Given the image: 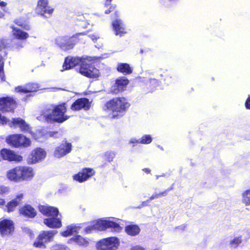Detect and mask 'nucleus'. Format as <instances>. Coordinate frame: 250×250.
Masks as SVG:
<instances>
[{
  "mask_svg": "<svg viewBox=\"0 0 250 250\" xmlns=\"http://www.w3.org/2000/svg\"><path fill=\"white\" fill-rule=\"evenodd\" d=\"M19 146H28L30 145V140L26 137L25 136L19 134Z\"/></svg>",
  "mask_w": 250,
  "mask_h": 250,
  "instance_id": "35",
  "label": "nucleus"
},
{
  "mask_svg": "<svg viewBox=\"0 0 250 250\" xmlns=\"http://www.w3.org/2000/svg\"><path fill=\"white\" fill-rule=\"evenodd\" d=\"M3 66L4 62H0V77L1 78V79H3L2 76L3 75Z\"/></svg>",
  "mask_w": 250,
  "mask_h": 250,
  "instance_id": "46",
  "label": "nucleus"
},
{
  "mask_svg": "<svg viewBox=\"0 0 250 250\" xmlns=\"http://www.w3.org/2000/svg\"><path fill=\"white\" fill-rule=\"evenodd\" d=\"M242 242V237L241 236H238L230 240L229 245L230 248L232 249H236Z\"/></svg>",
  "mask_w": 250,
  "mask_h": 250,
  "instance_id": "33",
  "label": "nucleus"
},
{
  "mask_svg": "<svg viewBox=\"0 0 250 250\" xmlns=\"http://www.w3.org/2000/svg\"><path fill=\"white\" fill-rule=\"evenodd\" d=\"M72 146L69 143L65 141L60 146L57 147L54 151V155L56 158H60L70 153Z\"/></svg>",
  "mask_w": 250,
  "mask_h": 250,
  "instance_id": "15",
  "label": "nucleus"
},
{
  "mask_svg": "<svg viewBox=\"0 0 250 250\" xmlns=\"http://www.w3.org/2000/svg\"><path fill=\"white\" fill-rule=\"evenodd\" d=\"M70 240L73 241L80 246L86 247L89 244V241L87 239L83 238L79 235L72 237Z\"/></svg>",
  "mask_w": 250,
  "mask_h": 250,
  "instance_id": "31",
  "label": "nucleus"
},
{
  "mask_svg": "<svg viewBox=\"0 0 250 250\" xmlns=\"http://www.w3.org/2000/svg\"><path fill=\"white\" fill-rule=\"evenodd\" d=\"M0 49H2L4 48L6 46V44H5V42L3 40L0 39Z\"/></svg>",
  "mask_w": 250,
  "mask_h": 250,
  "instance_id": "51",
  "label": "nucleus"
},
{
  "mask_svg": "<svg viewBox=\"0 0 250 250\" xmlns=\"http://www.w3.org/2000/svg\"><path fill=\"white\" fill-rule=\"evenodd\" d=\"M132 250H145V249L140 246H136L132 248Z\"/></svg>",
  "mask_w": 250,
  "mask_h": 250,
  "instance_id": "53",
  "label": "nucleus"
},
{
  "mask_svg": "<svg viewBox=\"0 0 250 250\" xmlns=\"http://www.w3.org/2000/svg\"><path fill=\"white\" fill-rule=\"evenodd\" d=\"M14 229V224L12 221L4 219L0 222V232L1 235H8L13 231Z\"/></svg>",
  "mask_w": 250,
  "mask_h": 250,
  "instance_id": "17",
  "label": "nucleus"
},
{
  "mask_svg": "<svg viewBox=\"0 0 250 250\" xmlns=\"http://www.w3.org/2000/svg\"><path fill=\"white\" fill-rule=\"evenodd\" d=\"M168 192V191L167 190V189L164 190L163 192H160L161 197V196H165L167 195Z\"/></svg>",
  "mask_w": 250,
  "mask_h": 250,
  "instance_id": "55",
  "label": "nucleus"
},
{
  "mask_svg": "<svg viewBox=\"0 0 250 250\" xmlns=\"http://www.w3.org/2000/svg\"><path fill=\"white\" fill-rule=\"evenodd\" d=\"M0 154L3 159L9 161H21L22 157L17 155L13 151L6 148L3 149L0 151Z\"/></svg>",
  "mask_w": 250,
  "mask_h": 250,
  "instance_id": "19",
  "label": "nucleus"
},
{
  "mask_svg": "<svg viewBox=\"0 0 250 250\" xmlns=\"http://www.w3.org/2000/svg\"><path fill=\"white\" fill-rule=\"evenodd\" d=\"M242 203L246 206L250 205V189L243 191L242 193Z\"/></svg>",
  "mask_w": 250,
  "mask_h": 250,
  "instance_id": "32",
  "label": "nucleus"
},
{
  "mask_svg": "<svg viewBox=\"0 0 250 250\" xmlns=\"http://www.w3.org/2000/svg\"><path fill=\"white\" fill-rule=\"evenodd\" d=\"M21 181L31 179L34 175L33 169L28 167H20Z\"/></svg>",
  "mask_w": 250,
  "mask_h": 250,
  "instance_id": "26",
  "label": "nucleus"
},
{
  "mask_svg": "<svg viewBox=\"0 0 250 250\" xmlns=\"http://www.w3.org/2000/svg\"><path fill=\"white\" fill-rule=\"evenodd\" d=\"M79 229L80 227L76 225H71L68 226L67 227L66 230L62 232L61 234L64 237H67L73 234L74 233H78Z\"/></svg>",
  "mask_w": 250,
  "mask_h": 250,
  "instance_id": "30",
  "label": "nucleus"
},
{
  "mask_svg": "<svg viewBox=\"0 0 250 250\" xmlns=\"http://www.w3.org/2000/svg\"><path fill=\"white\" fill-rule=\"evenodd\" d=\"M6 142L15 147H19V134H14L6 138Z\"/></svg>",
  "mask_w": 250,
  "mask_h": 250,
  "instance_id": "29",
  "label": "nucleus"
},
{
  "mask_svg": "<svg viewBox=\"0 0 250 250\" xmlns=\"http://www.w3.org/2000/svg\"><path fill=\"white\" fill-rule=\"evenodd\" d=\"M119 245V239L111 237L100 240L97 244L98 250H116Z\"/></svg>",
  "mask_w": 250,
  "mask_h": 250,
  "instance_id": "7",
  "label": "nucleus"
},
{
  "mask_svg": "<svg viewBox=\"0 0 250 250\" xmlns=\"http://www.w3.org/2000/svg\"><path fill=\"white\" fill-rule=\"evenodd\" d=\"M140 139L139 142L143 144H149L152 142V138L150 135H144Z\"/></svg>",
  "mask_w": 250,
  "mask_h": 250,
  "instance_id": "38",
  "label": "nucleus"
},
{
  "mask_svg": "<svg viewBox=\"0 0 250 250\" xmlns=\"http://www.w3.org/2000/svg\"><path fill=\"white\" fill-rule=\"evenodd\" d=\"M45 151L41 148H37L34 150L30 155L28 157V163L35 164L43 160L46 157Z\"/></svg>",
  "mask_w": 250,
  "mask_h": 250,
  "instance_id": "12",
  "label": "nucleus"
},
{
  "mask_svg": "<svg viewBox=\"0 0 250 250\" xmlns=\"http://www.w3.org/2000/svg\"><path fill=\"white\" fill-rule=\"evenodd\" d=\"M82 59L78 57L73 58L71 57H68L65 58L63 64V69L64 70L69 69L77 65H80L82 62Z\"/></svg>",
  "mask_w": 250,
  "mask_h": 250,
  "instance_id": "21",
  "label": "nucleus"
},
{
  "mask_svg": "<svg viewBox=\"0 0 250 250\" xmlns=\"http://www.w3.org/2000/svg\"><path fill=\"white\" fill-rule=\"evenodd\" d=\"M114 9V7L112 6H110L108 10H106L104 11L105 14H109L112 11H113Z\"/></svg>",
  "mask_w": 250,
  "mask_h": 250,
  "instance_id": "52",
  "label": "nucleus"
},
{
  "mask_svg": "<svg viewBox=\"0 0 250 250\" xmlns=\"http://www.w3.org/2000/svg\"><path fill=\"white\" fill-rule=\"evenodd\" d=\"M150 200H149V198L147 199V200L144 201L142 203L141 205L138 208H141L147 206L149 205V203H150Z\"/></svg>",
  "mask_w": 250,
  "mask_h": 250,
  "instance_id": "48",
  "label": "nucleus"
},
{
  "mask_svg": "<svg viewBox=\"0 0 250 250\" xmlns=\"http://www.w3.org/2000/svg\"><path fill=\"white\" fill-rule=\"evenodd\" d=\"M20 167H17L12 168L7 172V177L8 179L12 181L19 182L21 181V172Z\"/></svg>",
  "mask_w": 250,
  "mask_h": 250,
  "instance_id": "22",
  "label": "nucleus"
},
{
  "mask_svg": "<svg viewBox=\"0 0 250 250\" xmlns=\"http://www.w3.org/2000/svg\"><path fill=\"white\" fill-rule=\"evenodd\" d=\"M20 212L24 217L30 218H33L37 215L36 210L29 205H26L22 207L20 209Z\"/></svg>",
  "mask_w": 250,
  "mask_h": 250,
  "instance_id": "23",
  "label": "nucleus"
},
{
  "mask_svg": "<svg viewBox=\"0 0 250 250\" xmlns=\"http://www.w3.org/2000/svg\"><path fill=\"white\" fill-rule=\"evenodd\" d=\"M23 196V194L20 193L17 195L15 198L9 202L6 206L7 211L10 212L14 211L15 208L20 204Z\"/></svg>",
  "mask_w": 250,
  "mask_h": 250,
  "instance_id": "24",
  "label": "nucleus"
},
{
  "mask_svg": "<svg viewBox=\"0 0 250 250\" xmlns=\"http://www.w3.org/2000/svg\"><path fill=\"white\" fill-rule=\"evenodd\" d=\"M129 83L125 77H120L115 81L114 84L111 87V91L114 94L124 91Z\"/></svg>",
  "mask_w": 250,
  "mask_h": 250,
  "instance_id": "14",
  "label": "nucleus"
},
{
  "mask_svg": "<svg viewBox=\"0 0 250 250\" xmlns=\"http://www.w3.org/2000/svg\"><path fill=\"white\" fill-rule=\"evenodd\" d=\"M143 170L147 173H149L150 172V170L148 168H144Z\"/></svg>",
  "mask_w": 250,
  "mask_h": 250,
  "instance_id": "57",
  "label": "nucleus"
},
{
  "mask_svg": "<svg viewBox=\"0 0 250 250\" xmlns=\"http://www.w3.org/2000/svg\"><path fill=\"white\" fill-rule=\"evenodd\" d=\"M86 33H77L71 37L67 36H59L55 39V43L62 50L67 51L72 49L78 42V37Z\"/></svg>",
  "mask_w": 250,
  "mask_h": 250,
  "instance_id": "5",
  "label": "nucleus"
},
{
  "mask_svg": "<svg viewBox=\"0 0 250 250\" xmlns=\"http://www.w3.org/2000/svg\"><path fill=\"white\" fill-rule=\"evenodd\" d=\"M125 232L129 235L135 236L140 231V229L136 225H130L125 227Z\"/></svg>",
  "mask_w": 250,
  "mask_h": 250,
  "instance_id": "27",
  "label": "nucleus"
},
{
  "mask_svg": "<svg viewBox=\"0 0 250 250\" xmlns=\"http://www.w3.org/2000/svg\"><path fill=\"white\" fill-rule=\"evenodd\" d=\"M160 82L156 79H150L146 82V85L150 91H152L154 89L159 86Z\"/></svg>",
  "mask_w": 250,
  "mask_h": 250,
  "instance_id": "34",
  "label": "nucleus"
},
{
  "mask_svg": "<svg viewBox=\"0 0 250 250\" xmlns=\"http://www.w3.org/2000/svg\"><path fill=\"white\" fill-rule=\"evenodd\" d=\"M179 0H160V3L165 7H169Z\"/></svg>",
  "mask_w": 250,
  "mask_h": 250,
  "instance_id": "40",
  "label": "nucleus"
},
{
  "mask_svg": "<svg viewBox=\"0 0 250 250\" xmlns=\"http://www.w3.org/2000/svg\"><path fill=\"white\" fill-rule=\"evenodd\" d=\"M38 84L29 83L25 86H19L15 88V91L19 93H27L37 91L39 89Z\"/></svg>",
  "mask_w": 250,
  "mask_h": 250,
  "instance_id": "20",
  "label": "nucleus"
},
{
  "mask_svg": "<svg viewBox=\"0 0 250 250\" xmlns=\"http://www.w3.org/2000/svg\"><path fill=\"white\" fill-rule=\"evenodd\" d=\"M158 146V147H159L161 150H164V148H163V147L162 146H159V145H158V146Z\"/></svg>",
  "mask_w": 250,
  "mask_h": 250,
  "instance_id": "62",
  "label": "nucleus"
},
{
  "mask_svg": "<svg viewBox=\"0 0 250 250\" xmlns=\"http://www.w3.org/2000/svg\"><path fill=\"white\" fill-rule=\"evenodd\" d=\"M187 227V225L185 224H183L181 226H179L178 227H177L175 228L176 229H180L181 230H184Z\"/></svg>",
  "mask_w": 250,
  "mask_h": 250,
  "instance_id": "49",
  "label": "nucleus"
},
{
  "mask_svg": "<svg viewBox=\"0 0 250 250\" xmlns=\"http://www.w3.org/2000/svg\"><path fill=\"white\" fill-rule=\"evenodd\" d=\"M113 29L115 34L120 37L127 33L125 24L120 19L117 18L112 22Z\"/></svg>",
  "mask_w": 250,
  "mask_h": 250,
  "instance_id": "16",
  "label": "nucleus"
},
{
  "mask_svg": "<svg viewBox=\"0 0 250 250\" xmlns=\"http://www.w3.org/2000/svg\"><path fill=\"white\" fill-rule=\"evenodd\" d=\"M50 250H70V249L64 245L56 244L50 248Z\"/></svg>",
  "mask_w": 250,
  "mask_h": 250,
  "instance_id": "39",
  "label": "nucleus"
},
{
  "mask_svg": "<svg viewBox=\"0 0 250 250\" xmlns=\"http://www.w3.org/2000/svg\"><path fill=\"white\" fill-rule=\"evenodd\" d=\"M11 28L12 29V34L14 38L19 40H24L29 37L27 33L23 31L21 29L11 25Z\"/></svg>",
  "mask_w": 250,
  "mask_h": 250,
  "instance_id": "25",
  "label": "nucleus"
},
{
  "mask_svg": "<svg viewBox=\"0 0 250 250\" xmlns=\"http://www.w3.org/2000/svg\"><path fill=\"white\" fill-rule=\"evenodd\" d=\"M90 107V103L89 100L86 98H80L77 100L71 105V109L72 110H79L84 109L85 110H88Z\"/></svg>",
  "mask_w": 250,
  "mask_h": 250,
  "instance_id": "18",
  "label": "nucleus"
},
{
  "mask_svg": "<svg viewBox=\"0 0 250 250\" xmlns=\"http://www.w3.org/2000/svg\"><path fill=\"white\" fill-rule=\"evenodd\" d=\"M140 139H136V138H131L129 141V144H132L133 146H134L136 144L140 143Z\"/></svg>",
  "mask_w": 250,
  "mask_h": 250,
  "instance_id": "44",
  "label": "nucleus"
},
{
  "mask_svg": "<svg viewBox=\"0 0 250 250\" xmlns=\"http://www.w3.org/2000/svg\"><path fill=\"white\" fill-rule=\"evenodd\" d=\"M130 104L124 98H117L107 102L104 106V109L111 111L112 118H120L125 114Z\"/></svg>",
  "mask_w": 250,
  "mask_h": 250,
  "instance_id": "2",
  "label": "nucleus"
},
{
  "mask_svg": "<svg viewBox=\"0 0 250 250\" xmlns=\"http://www.w3.org/2000/svg\"><path fill=\"white\" fill-rule=\"evenodd\" d=\"M116 153L112 151H108L104 154V158L109 162L113 161L115 157Z\"/></svg>",
  "mask_w": 250,
  "mask_h": 250,
  "instance_id": "36",
  "label": "nucleus"
},
{
  "mask_svg": "<svg viewBox=\"0 0 250 250\" xmlns=\"http://www.w3.org/2000/svg\"><path fill=\"white\" fill-rule=\"evenodd\" d=\"M245 105L247 108L250 109V97H249L246 101Z\"/></svg>",
  "mask_w": 250,
  "mask_h": 250,
  "instance_id": "50",
  "label": "nucleus"
},
{
  "mask_svg": "<svg viewBox=\"0 0 250 250\" xmlns=\"http://www.w3.org/2000/svg\"><path fill=\"white\" fill-rule=\"evenodd\" d=\"M110 229L112 231L119 232L122 230L120 225L110 219H100L86 227L84 229L86 233L89 234L94 230L103 231Z\"/></svg>",
  "mask_w": 250,
  "mask_h": 250,
  "instance_id": "4",
  "label": "nucleus"
},
{
  "mask_svg": "<svg viewBox=\"0 0 250 250\" xmlns=\"http://www.w3.org/2000/svg\"><path fill=\"white\" fill-rule=\"evenodd\" d=\"M94 174V171L92 168H85L82 171L74 175L73 179L79 183H83L93 176Z\"/></svg>",
  "mask_w": 250,
  "mask_h": 250,
  "instance_id": "13",
  "label": "nucleus"
},
{
  "mask_svg": "<svg viewBox=\"0 0 250 250\" xmlns=\"http://www.w3.org/2000/svg\"><path fill=\"white\" fill-rule=\"evenodd\" d=\"M57 232L56 230L42 231L34 242L33 246L36 248H45V243L51 242Z\"/></svg>",
  "mask_w": 250,
  "mask_h": 250,
  "instance_id": "6",
  "label": "nucleus"
},
{
  "mask_svg": "<svg viewBox=\"0 0 250 250\" xmlns=\"http://www.w3.org/2000/svg\"><path fill=\"white\" fill-rule=\"evenodd\" d=\"M40 211L48 217L43 220L44 224L48 227L53 229L62 227V221L58 217L59 210L57 208L49 206H40Z\"/></svg>",
  "mask_w": 250,
  "mask_h": 250,
  "instance_id": "3",
  "label": "nucleus"
},
{
  "mask_svg": "<svg viewBox=\"0 0 250 250\" xmlns=\"http://www.w3.org/2000/svg\"><path fill=\"white\" fill-rule=\"evenodd\" d=\"M111 1H112V0H106L105 5L106 6L109 5L110 4V2Z\"/></svg>",
  "mask_w": 250,
  "mask_h": 250,
  "instance_id": "58",
  "label": "nucleus"
},
{
  "mask_svg": "<svg viewBox=\"0 0 250 250\" xmlns=\"http://www.w3.org/2000/svg\"><path fill=\"white\" fill-rule=\"evenodd\" d=\"M62 133L58 131H49L47 134V136L54 138H59L62 136Z\"/></svg>",
  "mask_w": 250,
  "mask_h": 250,
  "instance_id": "41",
  "label": "nucleus"
},
{
  "mask_svg": "<svg viewBox=\"0 0 250 250\" xmlns=\"http://www.w3.org/2000/svg\"><path fill=\"white\" fill-rule=\"evenodd\" d=\"M6 5H7V3L5 2H4L2 1H0V7L3 10H4V8L5 7Z\"/></svg>",
  "mask_w": 250,
  "mask_h": 250,
  "instance_id": "54",
  "label": "nucleus"
},
{
  "mask_svg": "<svg viewBox=\"0 0 250 250\" xmlns=\"http://www.w3.org/2000/svg\"><path fill=\"white\" fill-rule=\"evenodd\" d=\"M4 16V14L3 12H0V18L3 17Z\"/></svg>",
  "mask_w": 250,
  "mask_h": 250,
  "instance_id": "61",
  "label": "nucleus"
},
{
  "mask_svg": "<svg viewBox=\"0 0 250 250\" xmlns=\"http://www.w3.org/2000/svg\"><path fill=\"white\" fill-rule=\"evenodd\" d=\"M160 177H161L160 175H156V179H158Z\"/></svg>",
  "mask_w": 250,
  "mask_h": 250,
  "instance_id": "63",
  "label": "nucleus"
},
{
  "mask_svg": "<svg viewBox=\"0 0 250 250\" xmlns=\"http://www.w3.org/2000/svg\"><path fill=\"white\" fill-rule=\"evenodd\" d=\"M79 68V72L83 75L90 78H96L99 76V70L94 65L87 63L82 60Z\"/></svg>",
  "mask_w": 250,
  "mask_h": 250,
  "instance_id": "8",
  "label": "nucleus"
},
{
  "mask_svg": "<svg viewBox=\"0 0 250 250\" xmlns=\"http://www.w3.org/2000/svg\"><path fill=\"white\" fill-rule=\"evenodd\" d=\"M7 123H8V125L11 127H20L22 131H26L29 129L28 125L21 118H13L12 121H10L6 117L2 116L0 114V124L3 125Z\"/></svg>",
  "mask_w": 250,
  "mask_h": 250,
  "instance_id": "9",
  "label": "nucleus"
},
{
  "mask_svg": "<svg viewBox=\"0 0 250 250\" xmlns=\"http://www.w3.org/2000/svg\"><path fill=\"white\" fill-rule=\"evenodd\" d=\"M16 107V101L11 97L0 99V110L4 112H13Z\"/></svg>",
  "mask_w": 250,
  "mask_h": 250,
  "instance_id": "11",
  "label": "nucleus"
},
{
  "mask_svg": "<svg viewBox=\"0 0 250 250\" xmlns=\"http://www.w3.org/2000/svg\"><path fill=\"white\" fill-rule=\"evenodd\" d=\"M25 42L22 41L19 42L16 45V48L20 49L24 47Z\"/></svg>",
  "mask_w": 250,
  "mask_h": 250,
  "instance_id": "47",
  "label": "nucleus"
},
{
  "mask_svg": "<svg viewBox=\"0 0 250 250\" xmlns=\"http://www.w3.org/2000/svg\"><path fill=\"white\" fill-rule=\"evenodd\" d=\"M117 70L125 74H129L132 72V68L126 63H119L117 65Z\"/></svg>",
  "mask_w": 250,
  "mask_h": 250,
  "instance_id": "28",
  "label": "nucleus"
},
{
  "mask_svg": "<svg viewBox=\"0 0 250 250\" xmlns=\"http://www.w3.org/2000/svg\"><path fill=\"white\" fill-rule=\"evenodd\" d=\"M167 190L168 192H169V191H170V190H172V189H173V185H172L171 187H170V188H167Z\"/></svg>",
  "mask_w": 250,
  "mask_h": 250,
  "instance_id": "60",
  "label": "nucleus"
},
{
  "mask_svg": "<svg viewBox=\"0 0 250 250\" xmlns=\"http://www.w3.org/2000/svg\"><path fill=\"white\" fill-rule=\"evenodd\" d=\"M4 203V200L2 199H0V205H3Z\"/></svg>",
  "mask_w": 250,
  "mask_h": 250,
  "instance_id": "59",
  "label": "nucleus"
},
{
  "mask_svg": "<svg viewBox=\"0 0 250 250\" xmlns=\"http://www.w3.org/2000/svg\"><path fill=\"white\" fill-rule=\"evenodd\" d=\"M87 37L89 38L94 42L100 38L99 36L96 34L88 35Z\"/></svg>",
  "mask_w": 250,
  "mask_h": 250,
  "instance_id": "43",
  "label": "nucleus"
},
{
  "mask_svg": "<svg viewBox=\"0 0 250 250\" xmlns=\"http://www.w3.org/2000/svg\"><path fill=\"white\" fill-rule=\"evenodd\" d=\"M65 103L46 107L42 111L41 116L37 118L41 120L42 117L48 123L57 122L62 123L69 119V116L65 115L66 112Z\"/></svg>",
  "mask_w": 250,
  "mask_h": 250,
  "instance_id": "1",
  "label": "nucleus"
},
{
  "mask_svg": "<svg viewBox=\"0 0 250 250\" xmlns=\"http://www.w3.org/2000/svg\"><path fill=\"white\" fill-rule=\"evenodd\" d=\"M161 196H160V193H154L150 197H149V200L150 201L151 200H153L154 199H157L159 197H160Z\"/></svg>",
  "mask_w": 250,
  "mask_h": 250,
  "instance_id": "45",
  "label": "nucleus"
},
{
  "mask_svg": "<svg viewBox=\"0 0 250 250\" xmlns=\"http://www.w3.org/2000/svg\"><path fill=\"white\" fill-rule=\"evenodd\" d=\"M10 192L9 188L4 186H0V194H7Z\"/></svg>",
  "mask_w": 250,
  "mask_h": 250,
  "instance_id": "42",
  "label": "nucleus"
},
{
  "mask_svg": "<svg viewBox=\"0 0 250 250\" xmlns=\"http://www.w3.org/2000/svg\"><path fill=\"white\" fill-rule=\"evenodd\" d=\"M24 230L25 232H28V233H29L30 234L31 233V230L29 228H28L25 227L24 228Z\"/></svg>",
  "mask_w": 250,
  "mask_h": 250,
  "instance_id": "56",
  "label": "nucleus"
},
{
  "mask_svg": "<svg viewBox=\"0 0 250 250\" xmlns=\"http://www.w3.org/2000/svg\"><path fill=\"white\" fill-rule=\"evenodd\" d=\"M2 57L0 56V62H3L2 60Z\"/></svg>",
  "mask_w": 250,
  "mask_h": 250,
  "instance_id": "64",
  "label": "nucleus"
},
{
  "mask_svg": "<svg viewBox=\"0 0 250 250\" xmlns=\"http://www.w3.org/2000/svg\"><path fill=\"white\" fill-rule=\"evenodd\" d=\"M14 22L19 26L22 27L26 30H29L30 29V26L28 24L25 23L21 19H18L14 21Z\"/></svg>",
  "mask_w": 250,
  "mask_h": 250,
  "instance_id": "37",
  "label": "nucleus"
},
{
  "mask_svg": "<svg viewBox=\"0 0 250 250\" xmlns=\"http://www.w3.org/2000/svg\"><path fill=\"white\" fill-rule=\"evenodd\" d=\"M54 9L48 5V0H39L36 8V12L45 18L52 16Z\"/></svg>",
  "mask_w": 250,
  "mask_h": 250,
  "instance_id": "10",
  "label": "nucleus"
}]
</instances>
